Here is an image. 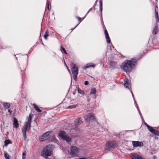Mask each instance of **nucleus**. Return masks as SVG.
<instances>
[{
    "label": "nucleus",
    "mask_w": 159,
    "mask_h": 159,
    "mask_svg": "<svg viewBox=\"0 0 159 159\" xmlns=\"http://www.w3.org/2000/svg\"><path fill=\"white\" fill-rule=\"evenodd\" d=\"M152 133L157 135H159V131L154 129Z\"/></svg>",
    "instance_id": "obj_23"
},
{
    "label": "nucleus",
    "mask_w": 159,
    "mask_h": 159,
    "mask_svg": "<svg viewBox=\"0 0 159 159\" xmlns=\"http://www.w3.org/2000/svg\"><path fill=\"white\" fill-rule=\"evenodd\" d=\"M52 146L51 145L44 147L41 152L42 156L45 158H47L48 157L51 156L52 153Z\"/></svg>",
    "instance_id": "obj_3"
},
{
    "label": "nucleus",
    "mask_w": 159,
    "mask_h": 159,
    "mask_svg": "<svg viewBox=\"0 0 159 159\" xmlns=\"http://www.w3.org/2000/svg\"><path fill=\"white\" fill-rule=\"evenodd\" d=\"M65 64H66V67H67V66H66V63H65Z\"/></svg>",
    "instance_id": "obj_41"
},
{
    "label": "nucleus",
    "mask_w": 159,
    "mask_h": 159,
    "mask_svg": "<svg viewBox=\"0 0 159 159\" xmlns=\"http://www.w3.org/2000/svg\"><path fill=\"white\" fill-rule=\"evenodd\" d=\"M131 159H144L141 156H139L137 154H135L134 157Z\"/></svg>",
    "instance_id": "obj_18"
},
{
    "label": "nucleus",
    "mask_w": 159,
    "mask_h": 159,
    "mask_svg": "<svg viewBox=\"0 0 159 159\" xmlns=\"http://www.w3.org/2000/svg\"><path fill=\"white\" fill-rule=\"evenodd\" d=\"M25 156L24 153H23L22 156Z\"/></svg>",
    "instance_id": "obj_40"
},
{
    "label": "nucleus",
    "mask_w": 159,
    "mask_h": 159,
    "mask_svg": "<svg viewBox=\"0 0 159 159\" xmlns=\"http://www.w3.org/2000/svg\"><path fill=\"white\" fill-rule=\"evenodd\" d=\"M100 3V9L101 11V15H102V0H100L99 1Z\"/></svg>",
    "instance_id": "obj_20"
},
{
    "label": "nucleus",
    "mask_w": 159,
    "mask_h": 159,
    "mask_svg": "<svg viewBox=\"0 0 159 159\" xmlns=\"http://www.w3.org/2000/svg\"><path fill=\"white\" fill-rule=\"evenodd\" d=\"M137 61L135 58H133L130 60H126L122 63L121 68L124 71L130 72L134 66Z\"/></svg>",
    "instance_id": "obj_1"
},
{
    "label": "nucleus",
    "mask_w": 159,
    "mask_h": 159,
    "mask_svg": "<svg viewBox=\"0 0 159 159\" xmlns=\"http://www.w3.org/2000/svg\"><path fill=\"white\" fill-rule=\"evenodd\" d=\"M118 145V143L115 141H107L105 147L104 152L106 153L110 151L111 148H114Z\"/></svg>",
    "instance_id": "obj_4"
},
{
    "label": "nucleus",
    "mask_w": 159,
    "mask_h": 159,
    "mask_svg": "<svg viewBox=\"0 0 159 159\" xmlns=\"http://www.w3.org/2000/svg\"><path fill=\"white\" fill-rule=\"evenodd\" d=\"M14 127L17 128L19 126L18 121L16 118L14 117Z\"/></svg>",
    "instance_id": "obj_15"
},
{
    "label": "nucleus",
    "mask_w": 159,
    "mask_h": 159,
    "mask_svg": "<svg viewBox=\"0 0 159 159\" xmlns=\"http://www.w3.org/2000/svg\"><path fill=\"white\" fill-rule=\"evenodd\" d=\"M8 112L10 113V114H11L12 113V111H11L10 109L8 110Z\"/></svg>",
    "instance_id": "obj_34"
},
{
    "label": "nucleus",
    "mask_w": 159,
    "mask_h": 159,
    "mask_svg": "<svg viewBox=\"0 0 159 159\" xmlns=\"http://www.w3.org/2000/svg\"><path fill=\"white\" fill-rule=\"evenodd\" d=\"M96 91L95 88H92L90 92V94H94L96 93Z\"/></svg>",
    "instance_id": "obj_24"
},
{
    "label": "nucleus",
    "mask_w": 159,
    "mask_h": 159,
    "mask_svg": "<svg viewBox=\"0 0 159 159\" xmlns=\"http://www.w3.org/2000/svg\"><path fill=\"white\" fill-rule=\"evenodd\" d=\"M59 135L62 139L65 140L68 143L70 142L71 141V138L64 131H60L59 133Z\"/></svg>",
    "instance_id": "obj_6"
},
{
    "label": "nucleus",
    "mask_w": 159,
    "mask_h": 159,
    "mask_svg": "<svg viewBox=\"0 0 159 159\" xmlns=\"http://www.w3.org/2000/svg\"><path fill=\"white\" fill-rule=\"evenodd\" d=\"M3 106L6 109H8L11 106L10 104L8 102H4L3 104Z\"/></svg>",
    "instance_id": "obj_17"
},
{
    "label": "nucleus",
    "mask_w": 159,
    "mask_h": 159,
    "mask_svg": "<svg viewBox=\"0 0 159 159\" xmlns=\"http://www.w3.org/2000/svg\"><path fill=\"white\" fill-rule=\"evenodd\" d=\"M70 149V154L74 156L77 155L80 151V149L75 146L71 147Z\"/></svg>",
    "instance_id": "obj_8"
},
{
    "label": "nucleus",
    "mask_w": 159,
    "mask_h": 159,
    "mask_svg": "<svg viewBox=\"0 0 159 159\" xmlns=\"http://www.w3.org/2000/svg\"><path fill=\"white\" fill-rule=\"evenodd\" d=\"M67 69L69 72L70 73V70L69 69V68H68V67H67Z\"/></svg>",
    "instance_id": "obj_38"
},
{
    "label": "nucleus",
    "mask_w": 159,
    "mask_h": 159,
    "mask_svg": "<svg viewBox=\"0 0 159 159\" xmlns=\"http://www.w3.org/2000/svg\"><path fill=\"white\" fill-rule=\"evenodd\" d=\"M78 92L80 93L82 95H84V92L83 91L81 90L80 88H78Z\"/></svg>",
    "instance_id": "obj_25"
},
{
    "label": "nucleus",
    "mask_w": 159,
    "mask_h": 159,
    "mask_svg": "<svg viewBox=\"0 0 159 159\" xmlns=\"http://www.w3.org/2000/svg\"><path fill=\"white\" fill-rule=\"evenodd\" d=\"M33 106L35 110H36L38 112H41L42 111V110L39 109L38 107L35 104H34L33 105Z\"/></svg>",
    "instance_id": "obj_19"
},
{
    "label": "nucleus",
    "mask_w": 159,
    "mask_h": 159,
    "mask_svg": "<svg viewBox=\"0 0 159 159\" xmlns=\"http://www.w3.org/2000/svg\"><path fill=\"white\" fill-rule=\"evenodd\" d=\"M132 143L134 147H141L143 145L142 142L138 141H132Z\"/></svg>",
    "instance_id": "obj_12"
},
{
    "label": "nucleus",
    "mask_w": 159,
    "mask_h": 159,
    "mask_svg": "<svg viewBox=\"0 0 159 159\" xmlns=\"http://www.w3.org/2000/svg\"><path fill=\"white\" fill-rule=\"evenodd\" d=\"M104 31H105V35L106 38L107 39V42L108 43H109L111 42V40H110V39L109 37L108 32H107V30H106V29H105V30Z\"/></svg>",
    "instance_id": "obj_13"
},
{
    "label": "nucleus",
    "mask_w": 159,
    "mask_h": 159,
    "mask_svg": "<svg viewBox=\"0 0 159 159\" xmlns=\"http://www.w3.org/2000/svg\"><path fill=\"white\" fill-rule=\"evenodd\" d=\"M51 133L50 131H48L43 134L39 138V140L41 141H44L46 140L49 138V135Z\"/></svg>",
    "instance_id": "obj_9"
},
{
    "label": "nucleus",
    "mask_w": 159,
    "mask_h": 159,
    "mask_svg": "<svg viewBox=\"0 0 159 159\" xmlns=\"http://www.w3.org/2000/svg\"><path fill=\"white\" fill-rule=\"evenodd\" d=\"M48 30L46 31L44 35V38L45 39H47V37L48 36Z\"/></svg>",
    "instance_id": "obj_26"
},
{
    "label": "nucleus",
    "mask_w": 159,
    "mask_h": 159,
    "mask_svg": "<svg viewBox=\"0 0 159 159\" xmlns=\"http://www.w3.org/2000/svg\"><path fill=\"white\" fill-rule=\"evenodd\" d=\"M11 143V141L9 140H7L4 142V145L5 146H7L9 144Z\"/></svg>",
    "instance_id": "obj_22"
},
{
    "label": "nucleus",
    "mask_w": 159,
    "mask_h": 159,
    "mask_svg": "<svg viewBox=\"0 0 159 159\" xmlns=\"http://www.w3.org/2000/svg\"><path fill=\"white\" fill-rule=\"evenodd\" d=\"M76 17L78 19L79 21V23L74 28L71 29V30H73L74 29H75L79 24L83 20V19H82L81 18L79 17L78 16H77Z\"/></svg>",
    "instance_id": "obj_27"
},
{
    "label": "nucleus",
    "mask_w": 159,
    "mask_h": 159,
    "mask_svg": "<svg viewBox=\"0 0 159 159\" xmlns=\"http://www.w3.org/2000/svg\"><path fill=\"white\" fill-rule=\"evenodd\" d=\"M92 8H90L89 9V11L88 12H87V14H88L90 11H91L92 10Z\"/></svg>",
    "instance_id": "obj_35"
},
{
    "label": "nucleus",
    "mask_w": 159,
    "mask_h": 159,
    "mask_svg": "<svg viewBox=\"0 0 159 159\" xmlns=\"http://www.w3.org/2000/svg\"><path fill=\"white\" fill-rule=\"evenodd\" d=\"M147 128L150 132L152 133L153 132V130L154 129H153L152 127L149 126H148V128Z\"/></svg>",
    "instance_id": "obj_29"
},
{
    "label": "nucleus",
    "mask_w": 159,
    "mask_h": 159,
    "mask_svg": "<svg viewBox=\"0 0 159 159\" xmlns=\"http://www.w3.org/2000/svg\"><path fill=\"white\" fill-rule=\"evenodd\" d=\"M84 84L85 85H87L89 84V82L88 81H85L84 83Z\"/></svg>",
    "instance_id": "obj_33"
},
{
    "label": "nucleus",
    "mask_w": 159,
    "mask_h": 159,
    "mask_svg": "<svg viewBox=\"0 0 159 159\" xmlns=\"http://www.w3.org/2000/svg\"><path fill=\"white\" fill-rule=\"evenodd\" d=\"M32 116L33 115L31 114H30L29 117L27 118V119L28 120V122H25L24 125L22 128V133L25 139L26 137V133L28 128H29L30 129V127Z\"/></svg>",
    "instance_id": "obj_2"
},
{
    "label": "nucleus",
    "mask_w": 159,
    "mask_h": 159,
    "mask_svg": "<svg viewBox=\"0 0 159 159\" xmlns=\"http://www.w3.org/2000/svg\"><path fill=\"white\" fill-rule=\"evenodd\" d=\"M9 156L7 152H5L4 153V157L6 159H10L9 157Z\"/></svg>",
    "instance_id": "obj_30"
},
{
    "label": "nucleus",
    "mask_w": 159,
    "mask_h": 159,
    "mask_svg": "<svg viewBox=\"0 0 159 159\" xmlns=\"http://www.w3.org/2000/svg\"><path fill=\"white\" fill-rule=\"evenodd\" d=\"M157 8V6L155 9V16L156 19V21L157 22H158L159 21V18L158 16V12L156 11V8Z\"/></svg>",
    "instance_id": "obj_16"
},
{
    "label": "nucleus",
    "mask_w": 159,
    "mask_h": 159,
    "mask_svg": "<svg viewBox=\"0 0 159 159\" xmlns=\"http://www.w3.org/2000/svg\"><path fill=\"white\" fill-rule=\"evenodd\" d=\"M84 117L85 120L86 121L93 120L95 119V116L92 113H90L85 115Z\"/></svg>",
    "instance_id": "obj_11"
},
{
    "label": "nucleus",
    "mask_w": 159,
    "mask_h": 159,
    "mask_svg": "<svg viewBox=\"0 0 159 159\" xmlns=\"http://www.w3.org/2000/svg\"><path fill=\"white\" fill-rule=\"evenodd\" d=\"M71 71L73 75L74 79L75 81H76L78 72V68L74 63L71 65Z\"/></svg>",
    "instance_id": "obj_7"
},
{
    "label": "nucleus",
    "mask_w": 159,
    "mask_h": 159,
    "mask_svg": "<svg viewBox=\"0 0 159 159\" xmlns=\"http://www.w3.org/2000/svg\"><path fill=\"white\" fill-rule=\"evenodd\" d=\"M157 28V25H156L153 30L152 33L153 34H157V32L158 31Z\"/></svg>",
    "instance_id": "obj_21"
},
{
    "label": "nucleus",
    "mask_w": 159,
    "mask_h": 159,
    "mask_svg": "<svg viewBox=\"0 0 159 159\" xmlns=\"http://www.w3.org/2000/svg\"><path fill=\"white\" fill-rule=\"evenodd\" d=\"M96 65L93 63H89L86 65L84 67V69H86L89 67H94Z\"/></svg>",
    "instance_id": "obj_14"
},
{
    "label": "nucleus",
    "mask_w": 159,
    "mask_h": 159,
    "mask_svg": "<svg viewBox=\"0 0 159 159\" xmlns=\"http://www.w3.org/2000/svg\"><path fill=\"white\" fill-rule=\"evenodd\" d=\"M61 50H62L64 52V53L66 54H67V53L66 52V51L65 49L64 48H63L62 46H61Z\"/></svg>",
    "instance_id": "obj_31"
},
{
    "label": "nucleus",
    "mask_w": 159,
    "mask_h": 159,
    "mask_svg": "<svg viewBox=\"0 0 159 159\" xmlns=\"http://www.w3.org/2000/svg\"><path fill=\"white\" fill-rule=\"evenodd\" d=\"M22 158L24 159L25 158V156H22Z\"/></svg>",
    "instance_id": "obj_39"
},
{
    "label": "nucleus",
    "mask_w": 159,
    "mask_h": 159,
    "mask_svg": "<svg viewBox=\"0 0 159 159\" xmlns=\"http://www.w3.org/2000/svg\"><path fill=\"white\" fill-rule=\"evenodd\" d=\"M124 85L125 86V87L126 88H128L131 91V92L132 94V96H133V97L134 98V102H135V103L136 104V106H137V109L139 111V115H140V116L142 118H143V117L142 116V115H141V114L139 111V109L138 107V105L137 104H136V102L135 100V99H134V95L133 94V93L131 90V84L129 82V81L127 79H125V80L124 81Z\"/></svg>",
    "instance_id": "obj_5"
},
{
    "label": "nucleus",
    "mask_w": 159,
    "mask_h": 159,
    "mask_svg": "<svg viewBox=\"0 0 159 159\" xmlns=\"http://www.w3.org/2000/svg\"><path fill=\"white\" fill-rule=\"evenodd\" d=\"M82 121V119L81 118L79 117L78 118L76 119L75 121V129L77 131H79L80 129L78 127V126L80 124Z\"/></svg>",
    "instance_id": "obj_10"
},
{
    "label": "nucleus",
    "mask_w": 159,
    "mask_h": 159,
    "mask_svg": "<svg viewBox=\"0 0 159 159\" xmlns=\"http://www.w3.org/2000/svg\"><path fill=\"white\" fill-rule=\"evenodd\" d=\"M78 159H87V158H85V157H82V158H78Z\"/></svg>",
    "instance_id": "obj_36"
},
{
    "label": "nucleus",
    "mask_w": 159,
    "mask_h": 159,
    "mask_svg": "<svg viewBox=\"0 0 159 159\" xmlns=\"http://www.w3.org/2000/svg\"><path fill=\"white\" fill-rule=\"evenodd\" d=\"M77 107V105H73L68 106L67 108L69 109H73Z\"/></svg>",
    "instance_id": "obj_28"
},
{
    "label": "nucleus",
    "mask_w": 159,
    "mask_h": 159,
    "mask_svg": "<svg viewBox=\"0 0 159 159\" xmlns=\"http://www.w3.org/2000/svg\"><path fill=\"white\" fill-rule=\"evenodd\" d=\"M47 8L49 10V3H48V0H47Z\"/></svg>",
    "instance_id": "obj_32"
},
{
    "label": "nucleus",
    "mask_w": 159,
    "mask_h": 159,
    "mask_svg": "<svg viewBox=\"0 0 159 159\" xmlns=\"http://www.w3.org/2000/svg\"><path fill=\"white\" fill-rule=\"evenodd\" d=\"M145 125H146V126H147V128H148V126H149L148 125L147 123H144Z\"/></svg>",
    "instance_id": "obj_37"
}]
</instances>
